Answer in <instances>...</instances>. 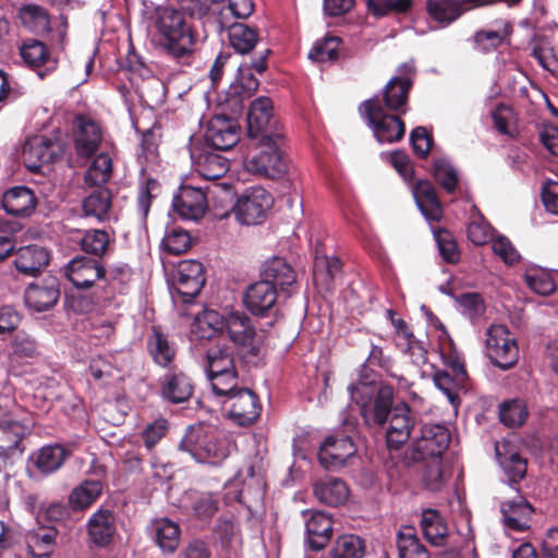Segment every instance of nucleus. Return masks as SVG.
<instances>
[{"mask_svg": "<svg viewBox=\"0 0 558 558\" xmlns=\"http://www.w3.org/2000/svg\"><path fill=\"white\" fill-rule=\"evenodd\" d=\"M142 5V17L150 21L147 32L151 43L175 60L190 58L196 50L198 35L182 11L160 7L150 10L145 1Z\"/></svg>", "mask_w": 558, "mask_h": 558, "instance_id": "obj_1", "label": "nucleus"}, {"mask_svg": "<svg viewBox=\"0 0 558 558\" xmlns=\"http://www.w3.org/2000/svg\"><path fill=\"white\" fill-rule=\"evenodd\" d=\"M284 144L286 136L278 134L274 138L256 140L244 158L245 170L262 179L281 178L288 171Z\"/></svg>", "mask_w": 558, "mask_h": 558, "instance_id": "obj_2", "label": "nucleus"}, {"mask_svg": "<svg viewBox=\"0 0 558 558\" xmlns=\"http://www.w3.org/2000/svg\"><path fill=\"white\" fill-rule=\"evenodd\" d=\"M351 400L359 407L365 425L380 424L395 401L393 388L383 384L352 383L348 387Z\"/></svg>", "mask_w": 558, "mask_h": 558, "instance_id": "obj_3", "label": "nucleus"}, {"mask_svg": "<svg viewBox=\"0 0 558 558\" xmlns=\"http://www.w3.org/2000/svg\"><path fill=\"white\" fill-rule=\"evenodd\" d=\"M222 327L243 363L257 365L263 341L257 337L252 319L244 312H230L222 318Z\"/></svg>", "mask_w": 558, "mask_h": 558, "instance_id": "obj_4", "label": "nucleus"}, {"mask_svg": "<svg viewBox=\"0 0 558 558\" xmlns=\"http://www.w3.org/2000/svg\"><path fill=\"white\" fill-rule=\"evenodd\" d=\"M207 376L215 395L230 392L238 386V372L233 349L228 345H215L207 350Z\"/></svg>", "mask_w": 558, "mask_h": 558, "instance_id": "obj_5", "label": "nucleus"}, {"mask_svg": "<svg viewBox=\"0 0 558 558\" xmlns=\"http://www.w3.org/2000/svg\"><path fill=\"white\" fill-rule=\"evenodd\" d=\"M416 425V416L410 405L403 401L390 405L384 422L366 425L368 428L385 429L386 444L389 450H398L410 439Z\"/></svg>", "mask_w": 558, "mask_h": 558, "instance_id": "obj_6", "label": "nucleus"}, {"mask_svg": "<svg viewBox=\"0 0 558 558\" xmlns=\"http://www.w3.org/2000/svg\"><path fill=\"white\" fill-rule=\"evenodd\" d=\"M361 108L379 143H395L403 138L404 122L397 116L386 113L377 97L363 101Z\"/></svg>", "mask_w": 558, "mask_h": 558, "instance_id": "obj_7", "label": "nucleus"}, {"mask_svg": "<svg viewBox=\"0 0 558 558\" xmlns=\"http://www.w3.org/2000/svg\"><path fill=\"white\" fill-rule=\"evenodd\" d=\"M271 194L262 186H253L239 196L232 207L236 220L246 226L259 225L272 207Z\"/></svg>", "mask_w": 558, "mask_h": 558, "instance_id": "obj_8", "label": "nucleus"}, {"mask_svg": "<svg viewBox=\"0 0 558 558\" xmlns=\"http://www.w3.org/2000/svg\"><path fill=\"white\" fill-rule=\"evenodd\" d=\"M275 134L284 136L283 126L274 114L272 100L258 97L248 108L247 135L252 140H264L274 138Z\"/></svg>", "mask_w": 558, "mask_h": 558, "instance_id": "obj_9", "label": "nucleus"}, {"mask_svg": "<svg viewBox=\"0 0 558 558\" xmlns=\"http://www.w3.org/2000/svg\"><path fill=\"white\" fill-rule=\"evenodd\" d=\"M226 397L223 407L228 405V417L239 426L254 424L260 415L262 404L256 392L248 388H232L230 392L217 393Z\"/></svg>", "mask_w": 558, "mask_h": 558, "instance_id": "obj_10", "label": "nucleus"}, {"mask_svg": "<svg viewBox=\"0 0 558 558\" xmlns=\"http://www.w3.org/2000/svg\"><path fill=\"white\" fill-rule=\"evenodd\" d=\"M487 356L500 369L512 368L519 360V348L510 331L504 325H493L487 331Z\"/></svg>", "mask_w": 558, "mask_h": 558, "instance_id": "obj_11", "label": "nucleus"}, {"mask_svg": "<svg viewBox=\"0 0 558 558\" xmlns=\"http://www.w3.org/2000/svg\"><path fill=\"white\" fill-rule=\"evenodd\" d=\"M451 436L440 424H424L420 436L413 440L411 458L415 462L440 459L448 449Z\"/></svg>", "mask_w": 558, "mask_h": 558, "instance_id": "obj_12", "label": "nucleus"}, {"mask_svg": "<svg viewBox=\"0 0 558 558\" xmlns=\"http://www.w3.org/2000/svg\"><path fill=\"white\" fill-rule=\"evenodd\" d=\"M26 416L19 409L0 411V458H8L17 450L28 430Z\"/></svg>", "mask_w": 558, "mask_h": 558, "instance_id": "obj_13", "label": "nucleus"}, {"mask_svg": "<svg viewBox=\"0 0 558 558\" xmlns=\"http://www.w3.org/2000/svg\"><path fill=\"white\" fill-rule=\"evenodd\" d=\"M205 269L196 259H184L177 266L174 290L184 303H192L205 286Z\"/></svg>", "mask_w": 558, "mask_h": 558, "instance_id": "obj_14", "label": "nucleus"}, {"mask_svg": "<svg viewBox=\"0 0 558 558\" xmlns=\"http://www.w3.org/2000/svg\"><path fill=\"white\" fill-rule=\"evenodd\" d=\"M356 447L352 438L343 433H335L325 438L318 450V461L327 470L343 466L353 457Z\"/></svg>", "mask_w": 558, "mask_h": 558, "instance_id": "obj_15", "label": "nucleus"}, {"mask_svg": "<svg viewBox=\"0 0 558 558\" xmlns=\"http://www.w3.org/2000/svg\"><path fill=\"white\" fill-rule=\"evenodd\" d=\"M180 11L190 17L203 21L205 28L213 33L221 34L226 27V14L210 0H177Z\"/></svg>", "mask_w": 558, "mask_h": 558, "instance_id": "obj_16", "label": "nucleus"}, {"mask_svg": "<svg viewBox=\"0 0 558 558\" xmlns=\"http://www.w3.org/2000/svg\"><path fill=\"white\" fill-rule=\"evenodd\" d=\"M205 140L215 150H229L240 141V128L225 116H216L208 122Z\"/></svg>", "mask_w": 558, "mask_h": 558, "instance_id": "obj_17", "label": "nucleus"}, {"mask_svg": "<svg viewBox=\"0 0 558 558\" xmlns=\"http://www.w3.org/2000/svg\"><path fill=\"white\" fill-rule=\"evenodd\" d=\"M60 296L58 280L53 277L27 286L24 292L26 306L35 312H45L56 305Z\"/></svg>", "mask_w": 558, "mask_h": 558, "instance_id": "obj_18", "label": "nucleus"}, {"mask_svg": "<svg viewBox=\"0 0 558 558\" xmlns=\"http://www.w3.org/2000/svg\"><path fill=\"white\" fill-rule=\"evenodd\" d=\"M278 299V290L267 280L250 284L244 293L243 302L247 311L255 316H267Z\"/></svg>", "mask_w": 558, "mask_h": 558, "instance_id": "obj_19", "label": "nucleus"}, {"mask_svg": "<svg viewBox=\"0 0 558 558\" xmlns=\"http://www.w3.org/2000/svg\"><path fill=\"white\" fill-rule=\"evenodd\" d=\"M66 278L78 289H87L105 277V268L95 259L75 257L65 266Z\"/></svg>", "mask_w": 558, "mask_h": 558, "instance_id": "obj_20", "label": "nucleus"}, {"mask_svg": "<svg viewBox=\"0 0 558 558\" xmlns=\"http://www.w3.org/2000/svg\"><path fill=\"white\" fill-rule=\"evenodd\" d=\"M172 208L183 219L198 220L206 213L207 198L201 189L184 185L173 197Z\"/></svg>", "mask_w": 558, "mask_h": 558, "instance_id": "obj_21", "label": "nucleus"}, {"mask_svg": "<svg viewBox=\"0 0 558 558\" xmlns=\"http://www.w3.org/2000/svg\"><path fill=\"white\" fill-rule=\"evenodd\" d=\"M270 54L271 50L267 48L260 51L257 58L252 60L247 69L240 68L231 93L240 98L251 97L258 89L259 82L250 70H255L257 73L263 74L268 68L267 60Z\"/></svg>", "mask_w": 558, "mask_h": 558, "instance_id": "obj_22", "label": "nucleus"}, {"mask_svg": "<svg viewBox=\"0 0 558 558\" xmlns=\"http://www.w3.org/2000/svg\"><path fill=\"white\" fill-rule=\"evenodd\" d=\"M342 277V262L336 256L316 257L313 266V282L317 289L331 293Z\"/></svg>", "mask_w": 558, "mask_h": 558, "instance_id": "obj_23", "label": "nucleus"}, {"mask_svg": "<svg viewBox=\"0 0 558 558\" xmlns=\"http://www.w3.org/2000/svg\"><path fill=\"white\" fill-rule=\"evenodd\" d=\"M101 142V130L90 118L80 116L75 119L74 143L80 156L88 157L96 151Z\"/></svg>", "mask_w": 558, "mask_h": 558, "instance_id": "obj_24", "label": "nucleus"}, {"mask_svg": "<svg viewBox=\"0 0 558 558\" xmlns=\"http://www.w3.org/2000/svg\"><path fill=\"white\" fill-rule=\"evenodd\" d=\"M333 522L324 511H312L306 520L307 544L312 550H320L327 546L332 537Z\"/></svg>", "mask_w": 558, "mask_h": 558, "instance_id": "obj_25", "label": "nucleus"}, {"mask_svg": "<svg viewBox=\"0 0 558 558\" xmlns=\"http://www.w3.org/2000/svg\"><path fill=\"white\" fill-rule=\"evenodd\" d=\"M37 198L33 190L26 186H14L4 192L2 208L7 214L27 217L36 208Z\"/></svg>", "mask_w": 558, "mask_h": 558, "instance_id": "obj_26", "label": "nucleus"}, {"mask_svg": "<svg viewBox=\"0 0 558 558\" xmlns=\"http://www.w3.org/2000/svg\"><path fill=\"white\" fill-rule=\"evenodd\" d=\"M413 195L417 207L428 221L441 220L444 210L436 189L429 181L418 180L413 186Z\"/></svg>", "mask_w": 558, "mask_h": 558, "instance_id": "obj_27", "label": "nucleus"}, {"mask_svg": "<svg viewBox=\"0 0 558 558\" xmlns=\"http://www.w3.org/2000/svg\"><path fill=\"white\" fill-rule=\"evenodd\" d=\"M195 170L207 180H218L229 170V160L215 149H203L191 154Z\"/></svg>", "mask_w": 558, "mask_h": 558, "instance_id": "obj_28", "label": "nucleus"}, {"mask_svg": "<svg viewBox=\"0 0 558 558\" xmlns=\"http://www.w3.org/2000/svg\"><path fill=\"white\" fill-rule=\"evenodd\" d=\"M22 159L25 167L37 172L43 165L54 159L51 141L44 136H34L26 141L22 149Z\"/></svg>", "mask_w": 558, "mask_h": 558, "instance_id": "obj_29", "label": "nucleus"}, {"mask_svg": "<svg viewBox=\"0 0 558 558\" xmlns=\"http://www.w3.org/2000/svg\"><path fill=\"white\" fill-rule=\"evenodd\" d=\"M49 263L48 251L40 245L20 247L15 253L14 266L26 276H36Z\"/></svg>", "mask_w": 558, "mask_h": 558, "instance_id": "obj_30", "label": "nucleus"}, {"mask_svg": "<svg viewBox=\"0 0 558 558\" xmlns=\"http://www.w3.org/2000/svg\"><path fill=\"white\" fill-rule=\"evenodd\" d=\"M193 393L194 383L182 372L166 375L161 383V397L173 404L186 402Z\"/></svg>", "mask_w": 558, "mask_h": 558, "instance_id": "obj_31", "label": "nucleus"}, {"mask_svg": "<svg viewBox=\"0 0 558 558\" xmlns=\"http://www.w3.org/2000/svg\"><path fill=\"white\" fill-rule=\"evenodd\" d=\"M316 499L326 506L338 507L349 497V488L344 481L327 476L318 480L313 487Z\"/></svg>", "mask_w": 558, "mask_h": 558, "instance_id": "obj_32", "label": "nucleus"}, {"mask_svg": "<svg viewBox=\"0 0 558 558\" xmlns=\"http://www.w3.org/2000/svg\"><path fill=\"white\" fill-rule=\"evenodd\" d=\"M262 279L267 280L276 289L279 287L282 292L291 294L289 290L295 283L296 275L294 269L281 257H275L264 264Z\"/></svg>", "mask_w": 558, "mask_h": 558, "instance_id": "obj_33", "label": "nucleus"}, {"mask_svg": "<svg viewBox=\"0 0 558 558\" xmlns=\"http://www.w3.org/2000/svg\"><path fill=\"white\" fill-rule=\"evenodd\" d=\"M87 531L90 541L97 546L108 545L114 533V517L110 510L98 509L87 522Z\"/></svg>", "mask_w": 558, "mask_h": 558, "instance_id": "obj_34", "label": "nucleus"}, {"mask_svg": "<svg viewBox=\"0 0 558 558\" xmlns=\"http://www.w3.org/2000/svg\"><path fill=\"white\" fill-rule=\"evenodd\" d=\"M420 526L425 539L433 546H444L448 536V525L442 514L432 508L424 509Z\"/></svg>", "mask_w": 558, "mask_h": 558, "instance_id": "obj_35", "label": "nucleus"}, {"mask_svg": "<svg viewBox=\"0 0 558 558\" xmlns=\"http://www.w3.org/2000/svg\"><path fill=\"white\" fill-rule=\"evenodd\" d=\"M532 511V506L523 497L501 504L505 525L517 532H523L529 529V520Z\"/></svg>", "mask_w": 558, "mask_h": 558, "instance_id": "obj_36", "label": "nucleus"}, {"mask_svg": "<svg viewBox=\"0 0 558 558\" xmlns=\"http://www.w3.org/2000/svg\"><path fill=\"white\" fill-rule=\"evenodd\" d=\"M413 81L408 76H393L386 84L383 93L385 107L390 111H402L409 98Z\"/></svg>", "mask_w": 558, "mask_h": 558, "instance_id": "obj_37", "label": "nucleus"}, {"mask_svg": "<svg viewBox=\"0 0 558 558\" xmlns=\"http://www.w3.org/2000/svg\"><path fill=\"white\" fill-rule=\"evenodd\" d=\"M223 31L228 32L229 45L235 52L246 54L251 52L258 43L259 35L256 28L241 22L228 24Z\"/></svg>", "mask_w": 558, "mask_h": 558, "instance_id": "obj_38", "label": "nucleus"}, {"mask_svg": "<svg viewBox=\"0 0 558 558\" xmlns=\"http://www.w3.org/2000/svg\"><path fill=\"white\" fill-rule=\"evenodd\" d=\"M150 534L157 546L165 553H173L180 543V526L167 519H158L150 525Z\"/></svg>", "mask_w": 558, "mask_h": 558, "instance_id": "obj_39", "label": "nucleus"}, {"mask_svg": "<svg viewBox=\"0 0 558 558\" xmlns=\"http://www.w3.org/2000/svg\"><path fill=\"white\" fill-rule=\"evenodd\" d=\"M147 351L153 361L162 367L170 366L175 357V348L158 326L151 327V335L147 339Z\"/></svg>", "mask_w": 558, "mask_h": 558, "instance_id": "obj_40", "label": "nucleus"}, {"mask_svg": "<svg viewBox=\"0 0 558 558\" xmlns=\"http://www.w3.org/2000/svg\"><path fill=\"white\" fill-rule=\"evenodd\" d=\"M498 462L511 483L522 481L527 471V460L510 447L502 446V450L496 447Z\"/></svg>", "mask_w": 558, "mask_h": 558, "instance_id": "obj_41", "label": "nucleus"}, {"mask_svg": "<svg viewBox=\"0 0 558 558\" xmlns=\"http://www.w3.org/2000/svg\"><path fill=\"white\" fill-rule=\"evenodd\" d=\"M398 558H430L426 546L412 526H405L396 535Z\"/></svg>", "mask_w": 558, "mask_h": 558, "instance_id": "obj_42", "label": "nucleus"}, {"mask_svg": "<svg viewBox=\"0 0 558 558\" xmlns=\"http://www.w3.org/2000/svg\"><path fill=\"white\" fill-rule=\"evenodd\" d=\"M206 433L207 436L204 439V447L201 448L197 461L219 464L229 454L228 445L214 426L207 425Z\"/></svg>", "mask_w": 558, "mask_h": 558, "instance_id": "obj_43", "label": "nucleus"}, {"mask_svg": "<svg viewBox=\"0 0 558 558\" xmlns=\"http://www.w3.org/2000/svg\"><path fill=\"white\" fill-rule=\"evenodd\" d=\"M102 489L100 481L86 480L71 492L69 505L74 511L85 510L100 497Z\"/></svg>", "mask_w": 558, "mask_h": 558, "instance_id": "obj_44", "label": "nucleus"}, {"mask_svg": "<svg viewBox=\"0 0 558 558\" xmlns=\"http://www.w3.org/2000/svg\"><path fill=\"white\" fill-rule=\"evenodd\" d=\"M56 531L40 529L26 536V550L32 558H49L53 551Z\"/></svg>", "mask_w": 558, "mask_h": 558, "instance_id": "obj_45", "label": "nucleus"}, {"mask_svg": "<svg viewBox=\"0 0 558 558\" xmlns=\"http://www.w3.org/2000/svg\"><path fill=\"white\" fill-rule=\"evenodd\" d=\"M426 7L429 16L442 24H450L465 12L456 0H427Z\"/></svg>", "mask_w": 558, "mask_h": 558, "instance_id": "obj_46", "label": "nucleus"}, {"mask_svg": "<svg viewBox=\"0 0 558 558\" xmlns=\"http://www.w3.org/2000/svg\"><path fill=\"white\" fill-rule=\"evenodd\" d=\"M207 424L196 423L189 425L178 445L180 451L191 454L196 461L201 448L204 447V439L207 436Z\"/></svg>", "mask_w": 558, "mask_h": 558, "instance_id": "obj_47", "label": "nucleus"}, {"mask_svg": "<svg viewBox=\"0 0 558 558\" xmlns=\"http://www.w3.org/2000/svg\"><path fill=\"white\" fill-rule=\"evenodd\" d=\"M68 451L60 445H49L43 447L36 456V466L44 474H49L64 463Z\"/></svg>", "mask_w": 558, "mask_h": 558, "instance_id": "obj_48", "label": "nucleus"}, {"mask_svg": "<svg viewBox=\"0 0 558 558\" xmlns=\"http://www.w3.org/2000/svg\"><path fill=\"white\" fill-rule=\"evenodd\" d=\"M364 555V541L353 534L339 536L329 551V558H363Z\"/></svg>", "mask_w": 558, "mask_h": 558, "instance_id": "obj_49", "label": "nucleus"}, {"mask_svg": "<svg viewBox=\"0 0 558 558\" xmlns=\"http://www.w3.org/2000/svg\"><path fill=\"white\" fill-rule=\"evenodd\" d=\"M21 57L32 68L48 64L52 68L54 61L51 59L47 46L36 39L25 40L21 47Z\"/></svg>", "mask_w": 558, "mask_h": 558, "instance_id": "obj_50", "label": "nucleus"}, {"mask_svg": "<svg viewBox=\"0 0 558 558\" xmlns=\"http://www.w3.org/2000/svg\"><path fill=\"white\" fill-rule=\"evenodd\" d=\"M432 173L435 181L448 193L452 194L459 184L456 168L447 158H436L433 161Z\"/></svg>", "mask_w": 558, "mask_h": 558, "instance_id": "obj_51", "label": "nucleus"}, {"mask_svg": "<svg viewBox=\"0 0 558 558\" xmlns=\"http://www.w3.org/2000/svg\"><path fill=\"white\" fill-rule=\"evenodd\" d=\"M511 33L512 25L510 23L505 24L502 32L484 29L477 31L473 37L475 48L483 53L492 52L498 49Z\"/></svg>", "mask_w": 558, "mask_h": 558, "instance_id": "obj_52", "label": "nucleus"}, {"mask_svg": "<svg viewBox=\"0 0 558 558\" xmlns=\"http://www.w3.org/2000/svg\"><path fill=\"white\" fill-rule=\"evenodd\" d=\"M111 206V195L107 189L93 191L83 202L85 216L102 220Z\"/></svg>", "mask_w": 558, "mask_h": 558, "instance_id": "obj_53", "label": "nucleus"}, {"mask_svg": "<svg viewBox=\"0 0 558 558\" xmlns=\"http://www.w3.org/2000/svg\"><path fill=\"white\" fill-rule=\"evenodd\" d=\"M161 130V124L156 121L151 128L142 131V156L151 166L159 163L158 147L162 137Z\"/></svg>", "mask_w": 558, "mask_h": 558, "instance_id": "obj_54", "label": "nucleus"}, {"mask_svg": "<svg viewBox=\"0 0 558 558\" xmlns=\"http://www.w3.org/2000/svg\"><path fill=\"white\" fill-rule=\"evenodd\" d=\"M22 23L35 33L41 34L49 31L50 17L40 5L27 4L20 11Z\"/></svg>", "mask_w": 558, "mask_h": 558, "instance_id": "obj_55", "label": "nucleus"}, {"mask_svg": "<svg viewBox=\"0 0 558 558\" xmlns=\"http://www.w3.org/2000/svg\"><path fill=\"white\" fill-rule=\"evenodd\" d=\"M194 241L190 232L180 227H173L162 239V245L166 252L173 255H181L193 246Z\"/></svg>", "mask_w": 558, "mask_h": 558, "instance_id": "obj_56", "label": "nucleus"}, {"mask_svg": "<svg viewBox=\"0 0 558 558\" xmlns=\"http://www.w3.org/2000/svg\"><path fill=\"white\" fill-rule=\"evenodd\" d=\"M341 39L337 36H326L317 40L308 52V58L315 62L336 61L339 58Z\"/></svg>", "mask_w": 558, "mask_h": 558, "instance_id": "obj_57", "label": "nucleus"}, {"mask_svg": "<svg viewBox=\"0 0 558 558\" xmlns=\"http://www.w3.org/2000/svg\"><path fill=\"white\" fill-rule=\"evenodd\" d=\"M368 12L376 16L383 17L389 14H404L409 12L413 5L412 0H366Z\"/></svg>", "mask_w": 558, "mask_h": 558, "instance_id": "obj_58", "label": "nucleus"}, {"mask_svg": "<svg viewBox=\"0 0 558 558\" xmlns=\"http://www.w3.org/2000/svg\"><path fill=\"white\" fill-rule=\"evenodd\" d=\"M434 238L442 259L448 264L458 263L460 251L453 234L445 228H438L434 230Z\"/></svg>", "mask_w": 558, "mask_h": 558, "instance_id": "obj_59", "label": "nucleus"}, {"mask_svg": "<svg viewBox=\"0 0 558 558\" xmlns=\"http://www.w3.org/2000/svg\"><path fill=\"white\" fill-rule=\"evenodd\" d=\"M112 160L108 154L98 155L85 174V181L90 185H100L111 177Z\"/></svg>", "mask_w": 558, "mask_h": 558, "instance_id": "obj_60", "label": "nucleus"}, {"mask_svg": "<svg viewBox=\"0 0 558 558\" xmlns=\"http://www.w3.org/2000/svg\"><path fill=\"white\" fill-rule=\"evenodd\" d=\"M527 416L529 412L526 407L519 400L505 401L500 405V421L508 427H519L523 425Z\"/></svg>", "mask_w": 558, "mask_h": 558, "instance_id": "obj_61", "label": "nucleus"}, {"mask_svg": "<svg viewBox=\"0 0 558 558\" xmlns=\"http://www.w3.org/2000/svg\"><path fill=\"white\" fill-rule=\"evenodd\" d=\"M170 428V423L167 418L159 416L153 422L147 423L142 429V442L147 451H153L154 448L166 437Z\"/></svg>", "mask_w": 558, "mask_h": 558, "instance_id": "obj_62", "label": "nucleus"}, {"mask_svg": "<svg viewBox=\"0 0 558 558\" xmlns=\"http://www.w3.org/2000/svg\"><path fill=\"white\" fill-rule=\"evenodd\" d=\"M525 282L530 289L541 295H549L556 290V283L551 274L543 269L527 270Z\"/></svg>", "mask_w": 558, "mask_h": 558, "instance_id": "obj_63", "label": "nucleus"}, {"mask_svg": "<svg viewBox=\"0 0 558 558\" xmlns=\"http://www.w3.org/2000/svg\"><path fill=\"white\" fill-rule=\"evenodd\" d=\"M110 238L106 231L102 230H89L81 240V246L84 252L101 256L109 244Z\"/></svg>", "mask_w": 558, "mask_h": 558, "instance_id": "obj_64", "label": "nucleus"}]
</instances>
